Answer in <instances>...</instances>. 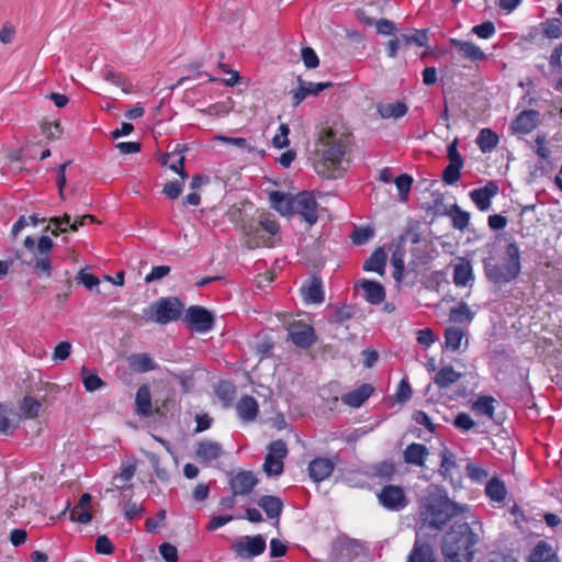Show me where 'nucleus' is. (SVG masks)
I'll list each match as a JSON object with an SVG mask.
<instances>
[{"mask_svg":"<svg viewBox=\"0 0 562 562\" xmlns=\"http://www.w3.org/2000/svg\"><path fill=\"white\" fill-rule=\"evenodd\" d=\"M232 549L241 559H252L266 550V539L261 535L243 536L233 541Z\"/></svg>","mask_w":562,"mask_h":562,"instance_id":"nucleus-10","label":"nucleus"},{"mask_svg":"<svg viewBox=\"0 0 562 562\" xmlns=\"http://www.w3.org/2000/svg\"><path fill=\"white\" fill-rule=\"evenodd\" d=\"M418 504L422 522L435 529H442L452 517L464 510V507L450 501L442 490L434 485L427 488Z\"/></svg>","mask_w":562,"mask_h":562,"instance_id":"nucleus-3","label":"nucleus"},{"mask_svg":"<svg viewBox=\"0 0 562 562\" xmlns=\"http://www.w3.org/2000/svg\"><path fill=\"white\" fill-rule=\"evenodd\" d=\"M349 143V134L342 128H323L318 136L322 158L315 164V170L326 178L340 177L346 169L344 157Z\"/></svg>","mask_w":562,"mask_h":562,"instance_id":"nucleus-1","label":"nucleus"},{"mask_svg":"<svg viewBox=\"0 0 562 562\" xmlns=\"http://www.w3.org/2000/svg\"><path fill=\"white\" fill-rule=\"evenodd\" d=\"M183 181H170L165 184L162 189V193L166 194L169 199H177L183 190Z\"/></svg>","mask_w":562,"mask_h":562,"instance_id":"nucleus-56","label":"nucleus"},{"mask_svg":"<svg viewBox=\"0 0 562 562\" xmlns=\"http://www.w3.org/2000/svg\"><path fill=\"white\" fill-rule=\"evenodd\" d=\"M289 133H290V128L288 127V125L281 124L279 127V133L276 134L274 137L272 138V144L274 145V147H277V148L286 147L289 145V138H288Z\"/></svg>","mask_w":562,"mask_h":562,"instance_id":"nucleus-57","label":"nucleus"},{"mask_svg":"<svg viewBox=\"0 0 562 562\" xmlns=\"http://www.w3.org/2000/svg\"><path fill=\"white\" fill-rule=\"evenodd\" d=\"M305 300L311 303H322L324 294L322 283L319 280L314 279L304 291Z\"/></svg>","mask_w":562,"mask_h":562,"instance_id":"nucleus-47","label":"nucleus"},{"mask_svg":"<svg viewBox=\"0 0 562 562\" xmlns=\"http://www.w3.org/2000/svg\"><path fill=\"white\" fill-rule=\"evenodd\" d=\"M386 252L382 248H378L364 262L363 269L383 274L386 265Z\"/></svg>","mask_w":562,"mask_h":562,"instance_id":"nucleus-35","label":"nucleus"},{"mask_svg":"<svg viewBox=\"0 0 562 562\" xmlns=\"http://www.w3.org/2000/svg\"><path fill=\"white\" fill-rule=\"evenodd\" d=\"M135 404L137 414L144 417L151 415V395L147 385H142L137 390Z\"/></svg>","mask_w":562,"mask_h":562,"instance_id":"nucleus-32","label":"nucleus"},{"mask_svg":"<svg viewBox=\"0 0 562 562\" xmlns=\"http://www.w3.org/2000/svg\"><path fill=\"white\" fill-rule=\"evenodd\" d=\"M484 270L487 279L494 283H508L516 279L520 272V251L515 243L507 245L505 250V263L495 265L484 261Z\"/></svg>","mask_w":562,"mask_h":562,"instance_id":"nucleus-4","label":"nucleus"},{"mask_svg":"<svg viewBox=\"0 0 562 562\" xmlns=\"http://www.w3.org/2000/svg\"><path fill=\"white\" fill-rule=\"evenodd\" d=\"M131 366L140 372L155 369L154 360L147 353L134 355L130 358Z\"/></svg>","mask_w":562,"mask_h":562,"instance_id":"nucleus-46","label":"nucleus"},{"mask_svg":"<svg viewBox=\"0 0 562 562\" xmlns=\"http://www.w3.org/2000/svg\"><path fill=\"white\" fill-rule=\"evenodd\" d=\"M169 272H170V267L169 266H157V267H154L151 269L150 273H148L145 277V281L147 283H150V282H154V281H159L162 278H165Z\"/></svg>","mask_w":562,"mask_h":562,"instance_id":"nucleus-63","label":"nucleus"},{"mask_svg":"<svg viewBox=\"0 0 562 562\" xmlns=\"http://www.w3.org/2000/svg\"><path fill=\"white\" fill-rule=\"evenodd\" d=\"M335 463L328 458H316L308 464V473L313 481L322 482L330 476Z\"/></svg>","mask_w":562,"mask_h":562,"instance_id":"nucleus-21","label":"nucleus"},{"mask_svg":"<svg viewBox=\"0 0 562 562\" xmlns=\"http://www.w3.org/2000/svg\"><path fill=\"white\" fill-rule=\"evenodd\" d=\"M271 206L281 215H293L294 195L283 193L280 191H272L269 194Z\"/></svg>","mask_w":562,"mask_h":562,"instance_id":"nucleus-24","label":"nucleus"},{"mask_svg":"<svg viewBox=\"0 0 562 562\" xmlns=\"http://www.w3.org/2000/svg\"><path fill=\"white\" fill-rule=\"evenodd\" d=\"M136 472V463L135 461H127L122 463L121 472L114 476V482L116 488H123L124 485L130 482Z\"/></svg>","mask_w":562,"mask_h":562,"instance_id":"nucleus-42","label":"nucleus"},{"mask_svg":"<svg viewBox=\"0 0 562 562\" xmlns=\"http://www.w3.org/2000/svg\"><path fill=\"white\" fill-rule=\"evenodd\" d=\"M41 403L33 397H25L21 405V411L25 418H34L38 415Z\"/></svg>","mask_w":562,"mask_h":562,"instance_id":"nucleus-50","label":"nucleus"},{"mask_svg":"<svg viewBox=\"0 0 562 562\" xmlns=\"http://www.w3.org/2000/svg\"><path fill=\"white\" fill-rule=\"evenodd\" d=\"M472 33L481 38L487 40L495 34V26L492 22L487 21L482 24L475 25L472 29Z\"/></svg>","mask_w":562,"mask_h":562,"instance_id":"nucleus-55","label":"nucleus"},{"mask_svg":"<svg viewBox=\"0 0 562 562\" xmlns=\"http://www.w3.org/2000/svg\"><path fill=\"white\" fill-rule=\"evenodd\" d=\"M293 214H300L310 225L317 222V202L308 192L294 195Z\"/></svg>","mask_w":562,"mask_h":562,"instance_id":"nucleus-14","label":"nucleus"},{"mask_svg":"<svg viewBox=\"0 0 562 562\" xmlns=\"http://www.w3.org/2000/svg\"><path fill=\"white\" fill-rule=\"evenodd\" d=\"M472 409L476 415L493 418L494 398L491 396H481L473 403Z\"/></svg>","mask_w":562,"mask_h":562,"instance_id":"nucleus-43","label":"nucleus"},{"mask_svg":"<svg viewBox=\"0 0 562 562\" xmlns=\"http://www.w3.org/2000/svg\"><path fill=\"white\" fill-rule=\"evenodd\" d=\"M159 552L167 562H177L178 560V550L170 543H162L159 547Z\"/></svg>","mask_w":562,"mask_h":562,"instance_id":"nucleus-64","label":"nucleus"},{"mask_svg":"<svg viewBox=\"0 0 562 562\" xmlns=\"http://www.w3.org/2000/svg\"><path fill=\"white\" fill-rule=\"evenodd\" d=\"M364 555L363 546L353 539L339 540L334 549V562H356Z\"/></svg>","mask_w":562,"mask_h":562,"instance_id":"nucleus-12","label":"nucleus"},{"mask_svg":"<svg viewBox=\"0 0 562 562\" xmlns=\"http://www.w3.org/2000/svg\"><path fill=\"white\" fill-rule=\"evenodd\" d=\"M301 56L304 65L310 69L316 68L319 64L316 53L311 47H304Z\"/></svg>","mask_w":562,"mask_h":562,"instance_id":"nucleus-58","label":"nucleus"},{"mask_svg":"<svg viewBox=\"0 0 562 562\" xmlns=\"http://www.w3.org/2000/svg\"><path fill=\"white\" fill-rule=\"evenodd\" d=\"M498 193V186L487 182L484 187L470 192V198L480 211H486L491 206V199Z\"/></svg>","mask_w":562,"mask_h":562,"instance_id":"nucleus-19","label":"nucleus"},{"mask_svg":"<svg viewBox=\"0 0 562 562\" xmlns=\"http://www.w3.org/2000/svg\"><path fill=\"white\" fill-rule=\"evenodd\" d=\"M299 87L293 90V105H299L306 97L317 95L326 88L331 87V82H308L300 77L297 78Z\"/></svg>","mask_w":562,"mask_h":562,"instance_id":"nucleus-18","label":"nucleus"},{"mask_svg":"<svg viewBox=\"0 0 562 562\" xmlns=\"http://www.w3.org/2000/svg\"><path fill=\"white\" fill-rule=\"evenodd\" d=\"M450 43L465 59H469L471 61L486 59V55L484 54V52L472 42L451 38Z\"/></svg>","mask_w":562,"mask_h":562,"instance_id":"nucleus-22","label":"nucleus"},{"mask_svg":"<svg viewBox=\"0 0 562 562\" xmlns=\"http://www.w3.org/2000/svg\"><path fill=\"white\" fill-rule=\"evenodd\" d=\"M486 494L494 502H502L506 496V488L498 479H492L486 485Z\"/></svg>","mask_w":562,"mask_h":562,"instance_id":"nucleus-45","label":"nucleus"},{"mask_svg":"<svg viewBox=\"0 0 562 562\" xmlns=\"http://www.w3.org/2000/svg\"><path fill=\"white\" fill-rule=\"evenodd\" d=\"M449 215L452 220V225L454 228L463 231L468 227L470 222V214L461 210L457 204L451 207Z\"/></svg>","mask_w":562,"mask_h":562,"instance_id":"nucleus-44","label":"nucleus"},{"mask_svg":"<svg viewBox=\"0 0 562 562\" xmlns=\"http://www.w3.org/2000/svg\"><path fill=\"white\" fill-rule=\"evenodd\" d=\"M427 449L422 443H411L404 451V460L407 463L422 467L424 464Z\"/></svg>","mask_w":562,"mask_h":562,"instance_id":"nucleus-34","label":"nucleus"},{"mask_svg":"<svg viewBox=\"0 0 562 562\" xmlns=\"http://www.w3.org/2000/svg\"><path fill=\"white\" fill-rule=\"evenodd\" d=\"M461 376L462 374L451 366H445L436 373L434 382L438 387L446 389L456 383Z\"/></svg>","mask_w":562,"mask_h":562,"instance_id":"nucleus-31","label":"nucleus"},{"mask_svg":"<svg viewBox=\"0 0 562 562\" xmlns=\"http://www.w3.org/2000/svg\"><path fill=\"white\" fill-rule=\"evenodd\" d=\"M236 411L244 422H251L258 414V403L252 396H243L236 405Z\"/></svg>","mask_w":562,"mask_h":562,"instance_id":"nucleus-27","label":"nucleus"},{"mask_svg":"<svg viewBox=\"0 0 562 562\" xmlns=\"http://www.w3.org/2000/svg\"><path fill=\"white\" fill-rule=\"evenodd\" d=\"M183 312V304L177 297H161L143 310L146 322L166 325L178 321Z\"/></svg>","mask_w":562,"mask_h":562,"instance_id":"nucleus-6","label":"nucleus"},{"mask_svg":"<svg viewBox=\"0 0 562 562\" xmlns=\"http://www.w3.org/2000/svg\"><path fill=\"white\" fill-rule=\"evenodd\" d=\"M441 464H440V473L445 477L451 476L452 470L456 468V460L452 452H450L447 448H443L440 452Z\"/></svg>","mask_w":562,"mask_h":562,"instance_id":"nucleus-48","label":"nucleus"},{"mask_svg":"<svg viewBox=\"0 0 562 562\" xmlns=\"http://www.w3.org/2000/svg\"><path fill=\"white\" fill-rule=\"evenodd\" d=\"M394 473L395 468L391 462H382L373 468V475L382 480H390Z\"/></svg>","mask_w":562,"mask_h":562,"instance_id":"nucleus-52","label":"nucleus"},{"mask_svg":"<svg viewBox=\"0 0 562 562\" xmlns=\"http://www.w3.org/2000/svg\"><path fill=\"white\" fill-rule=\"evenodd\" d=\"M447 156L449 159V165L445 168L442 172V180L447 184H453L460 179V171L463 167V159L460 153L458 151L457 138L448 145Z\"/></svg>","mask_w":562,"mask_h":562,"instance_id":"nucleus-13","label":"nucleus"},{"mask_svg":"<svg viewBox=\"0 0 562 562\" xmlns=\"http://www.w3.org/2000/svg\"><path fill=\"white\" fill-rule=\"evenodd\" d=\"M378 112L383 119H398L407 113V106L403 102L385 103L378 106Z\"/></svg>","mask_w":562,"mask_h":562,"instance_id":"nucleus-37","label":"nucleus"},{"mask_svg":"<svg viewBox=\"0 0 562 562\" xmlns=\"http://www.w3.org/2000/svg\"><path fill=\"white\" fill-rule=\"evenodd\" d=\"M373 387L370 384H362L357 390H353L342 395L341 401L351 407H359L372 394Z\"/></svg>","mask_w":562,"mask_h":562,"instance_id":"nucleus-28","label":"nucleus"},{"mask_svg":"<svg viewBox=\"0 0 562 562\" xmlns=\"http://www.w3.org/2000/svg\"><path fill=\"white\" fill-rule=\"evenodd\" d=\"M81 375L85 389L88 392L97 391L104 385V382L97 374L90 373L85 367L81 369Z\"/></svg>","mask_w":562,"mask_h":562,"instance_id":"nucleus-49","label":"nucleus"},{"mask_svg":"<svg viewBox=\"0 0 562 562\" xmlns=\"http://www.w3.org/2000/svg\"><path fill=\"white\" fill-rule=\"evenodd\" d=\"M246 245L249 249L257 247L273 246L272 238L279 232V224L273 218L261 215L257 222H251L245 226Z\"/></svg>","mask_w":562,"mask_h":562,"instance_id":"nucleus-5","label":"nucleus"},{"mask_svg":"<svg viewBox=\"0 0 562 562\" xmlns=\"http://www.w3.org/2000/svg\"><path fill=\"white\" fill-rule=\"evenodd\" d=\"M464 331L459 327H449L445 331L446 347L452 351H458L461 347Z\"/></svg>","mask_w":562,"mask_h":562,"instance_id":"nucleus-41","label":"nucleus"},{"mask_svg":"<svg viewBox=\"0 0 562 562\" xmlns=\"http://www.w3.org/2000/svg\"><path fill=\"white\" fill-rule=\"evenodd\" d=\"M288 456L286 443L279 439L268 446V453L265 458L263 471L269 476H279L283 472V460Z\"/></svg>","mask_w":562,"mask_h":562,"instance_id":"nucleus-8","label":"nucleus"},{"mask_svg":"<svg viewBox=\"0 0 562 562\" xmlns=\"http://www.w3.org/2000/svg\"><path fill=\"white\" fill-rule=\"evenodd\" d=\"M407 562H436L432 548L428 543L416 540Z\"/></svg>","mask_w":562,"mask_h":562,"instance_id":"nucleus-30","label":"nucleus"},{"mask_svg":"<svg viewBox=\"0 0 562 562\" xmlns=\"http://www.w3.org/2000/svg\"><path fill=\"white\" fill-rule=\"evenodd\" d=\"M18 423L19 418L13 411L5 405H0V432H8L10 429L15 428Z\"/></svg>","mask_w":562,"mask_h":562,"instance_id":"nucleus-40","label":"nucleus"},{"mask_svg":"<svg viewBox=\"0 0 562 562\" xmlns=\"http://www.w3.org/2000/svg\"><path fill=\"white\" fill-rule=\"evenodd\" d=\"M33 269H34V272L40 276H44L46 278L50 277L52 267H50L48 257H44V256L37 257L35 259Z\"/></svg>","mask_w":562,"mask_h":562,"instance_id":"nucleus-53","label":"nucleus"},{"mask_svg":"<svg viewBox=\"0 0 562 562\" xmlns=\"http://www.w3.org/2000/svg\"><path fill=\"white\" fill-rule=\"evenodd\" d=\"M186 322L189 326L200 333L209 331L213 327L212 314L200 306H191L186 313Z\"/></svg>","mask_w":562,"mask_h":562,"instance_id":"nucleus-16","label":"nucleus"},{"mask_svg":"<svg viewBox=\"0 0 562 562\" xmlns=\"http://www.w3.org/2000/svg\"><path fill=\"white\" fill-rule=\"evenodd\" d=\"M378 498L383 507L394 512L402 510L408 504L404 490L398 485H385Z\"/></svg>","mask_w":562,"mask_h":562,"instance_id":"nucleus-11","label":"nucleus"},{"mask_svg":"<svg viewBox=\"0 0 562 562\" xmlns=\"http://www.w3.org/2000/svg\"><path fill=\"white\" fill-rule=\"evenodd\" d=\"M373 236V229L369 227L356 228L351 235V239L356 245L366 244Z\"/></svg>","mask_w":562,"mask_h":562,"instance_id":"nucleus-54","label":"nucleus"},{"mask_svg":"<svg viewBox=\"0 0 562 562\" xmlns=\"http://www.w3.org/2000/svg\"><path fill=\"white\" fill-rule=\"evenodd\" d=\"M543 33L549 38H558L561 35V22L559 20L548 21L543 24Z\"/></svg>","mask_w":562,"mask_h":562,"instance_id":"nucleus-62","label":"nucleus"},{"mask_svg":"<svg viewBox=\"0 0 562 562\" xmlns=\"http://www.w3.org/2000/svg\"><path fill=\"white\" fill-rule=\"evenodd\" d=\"M412 183H413L412 177L406 173L401 175L395 179V184L398 190L401 201L404 202L407 200Z\"/></svg>","mask_w":562,"mask_h":562,"instance_id":"nucleus-51","label":"nucleus"},{"mask_svg":"<svg viewBox=\"0 0 562 562\" xmlns=\"http://www.w3.org/2000/svg\"><path fill=\"white\" fill-rule=\"evenodd\" d=\"M71 351V344L69 341H61L59 342L53 353L54 360L65 361L69 356Z\"/></svg>","mask_w":562,"mask_h":562,"instance_id":"nucleus-60","label":"nucleus"},{"mask_svg":"<svg viewBox=\"0 0 562 562\" xmlns=\"http://www.w3.org/2000/svg\"><path fill=\"white\" fill-rule=\"evenodd\" d=\"M427 42L428 35L426 31L413 30L408 33H400L387 42V55L391 58H394L400 48L408 47L411 45L423 47L427 45Z\"/></svg>","mask_w":562,"mask_h":562,"instance_id":"nucleus-9","label":"nucleus"},{"mask_svg":"<svg viewBox=\"0 0 562 562\" xmlns=\"http://www.w3.org/2000/svg\"><path fill=\"white\" fill-rule=\"evenodd\" d=\"M474 313L470 306L462 302L453 306L449 313V319L453 323H470L473 319Z\"/></svg>","mask_w":562,"mask_h":562,"instance_id":"nucleus-38","label":"nucleus"},{"mask_svg":"<svg viewBox=\"0 0 562 562\" xmlns=\"http://www.w3.org/2000/svg\"><path fill=\"white\" fill-rule=\"evenodd\" d=\"M376 32L381 35H396L397 30L395 24L386 19H381L375 22Z\"/></svg>","mask_w":562,"mask_h":562,"instance_id":"nucleus-59","label":"nucleus"},{"mask_svg":"<svg viewBox=\"0 0 562 562\" xmlns=\"http://www.w3.org/2000/svg\"><path fill=\"white\" fill-rule=\"evenodd\" d=\"M94 216L86 214L80 216H71L69 213H64L61 216H54L48 220L49 225L46 231L52 228V234L58 236L59 234L70 232H77L80 227L88 224L95 223Z\"/></svg>","mask_w":562,"mask_h":562,"instance_id":"nucleus-7","label":"nucleus"},{"mask_svg":"<svg viewBox=\"0 0 562 562\" xmlns=\"http://www.w3.org/2000/svg\"><path fill=\"white\" fill-rule=\"evenodd\" d=\"M145 509L136 503H127L124 508V516L128 520L138 519L143 516Z\"/></svg>","mask_w":562,"mask_h":562,"instance_id":"nucleus-61","label":"nucleus"},{"mask_svg":"<svg viewBox=\"0 0 562 562\" xmlns=\"http://www.w3.org/2000/svg\"><path fill=\"white\" fill-rule=\"evenodd\" d=\"M360 285L364 292V297L369 303L380 304L384 300L385 292L379 282L363 280Z\"/></svg>","mask_w":562,"mask_h":562,"instance_id":"nucleus-29","label":"nucleus"},{"mask_svg":"<svg viewBox=\"0 0 562 562\" xmlns=\"http://www.w3.org/2000/svg\"><path fill=\"white\" fill-rule=\"evenodd\" d=\"M288 331L292 342L297 347L307 348L315 341L314 329L307 324L294 323Z\"/></svg>","mask_w":562,"mask_h":562,"instance_id":"nucleus-17","label":"nucleus"},{"mask_svg":"<svg viewBox=\"0 0 562 562\" xmlns=\"http://www.w3.org/2000/svg\"><path fill=\"white\" fill-rule=\"evenodd\" d=\"M258 480L250 471L238 472L231 480V487L234 495H247L257 485Z\"/></svg>","mask_w":562,"mask_h":562,"instance_id":"nucleus-20","label":"nucleus"},{"mask_svg":"<svg viewBox=\"0 0 562 562\" xmlns=\"http://www.w3.org/2000/svg\"><path fill=\"white\" fill-rule=\"evenodd\" d=\"M224 454L222 445L217 441L204 439L196 443L195 459L205 464L212 465Z\"/></svg>","mask_w":562,"mask_h":562,"instance_id":"nucleus-15","label":"nucleus"},{"mask_svg":"<svg viewBox=\"0 0 562 562\" xmlns=\"http://www.w3.org/2000/svg\"><path fill=\"white\" fill-rule=\"evenodd\" d=\"M480 521L456 524L443 537L442 553L447 562H471L474 546L483 539Z\"/></svg>","mask_w":562,"mask_h":562,"instance_id":"nucleus-2","label":"nucleus"},{"mask_svg":"<svg viewBox=\"0 0 562 562\" xmlns=\"http://www.w3.org/2000/svg\"><path fill=\"white\" fill-rule=\"evenodd\" d=\"M473 280L472 266L469 261L461 260L454 265L453 282L458 286H465Z\"/></svg>","mask_w":562,"mask_h":562,"instance_id":"nucleus-33","label":"nucleus"},{"mask_svg":"<svg viewBox=\"0 0 562 562\" xmlns=\"http://www.w3.org/2000/svg\"><path fill=\"white\" fill-rule=\"evenodd\" d=\"M258 505L270 519L279 518L283 506L281 499L276 496H262L258 501Z\"/></svg>","mask_w":562,"mask_h":562,"instance_id":"nucleus-36","label":"nucleus"},{"mask_svg":"<svg viewBox=\"0 0 562 562\" xmlns=\"http://www.w3.org/2000/svg\"><path fill=\"white\" fill-rule=\"evenodd\" d=\"M186 157L180 149H175L171 153L165 154L160 162L164 166L169 167L171 170L177 172L182 180H186L188 178V173L183 169Z\"/></svg>","mask_w":562,"mask_h":562,"instance_id":"nucleus-26","label":"nucleus"},{"mask_svg":"<svg viewBox=\"0 0 562 562\" xmlns=\"http://www.w3.org/2000/svg\"><path fill=\"white\" fill-rule=\"evenodd\" d=\"M528 562H560V559L551 544L539 541L532 548Z\"/></svg>","mask_w":562,"mask_h":562,"instance_id":"nucleus-25","label":"nucleus"},{"mask_svg":"<svg viewBox=\"0 0 562 562\" xmlns=\"http://www.w3.org/2000/svg\"><path fill=\"white\" fill-rule=\"evenodd\" d=\"M497 143V135L490 128H483L476 138V144L483 153L491 151Z\"/></svg>","mask_w":562,"mask_h":562,"instance_id":"nucleus-39","label":"nucleus"},{"mask_svg":"<svg viewBox=\"0 0 562 562\" xmlns=\"http://www.w3.org/2000/svg\"><path fill=\"white\" fill-rule=\"evenodd\" d=\"M539 113L535 110L522 111L512 123L515 133H530L538 123Z\"/></svg>","mask_w":562,"mask_h":562,"instance_id":"nucleus-23","label":"nucleus"}]
</instances>
